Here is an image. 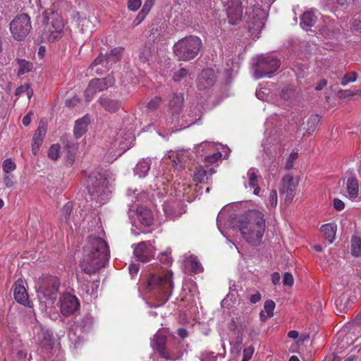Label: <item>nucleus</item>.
I'll use <instances>...</instances> for the list:
<instances>
[{
    "label": "nucleus",
    "instance_id": "nucleus-1",
    "mask_svg": "<svg viewBox=\"0 0 361 361\" xmlns=\"http://www.w3.org/2000/svg\"><path fill=\"white\" fill-rule=\"evenodd\" d=\"M264 214L258 210L249 211L245 215L232 218L231 224L238 228L243 238L250 244H259L265 229Z\"/></svg>",
    "mask_w": 361,
    "mask_h": 361
},
{
    "label": "nucleus",
    "instance_id": "nucleus-2",
    "mask_svg": "<svg viewBox=\"0 0 361 361\" xmlns=\"http://www.w3.org/2000/svg\"><path fill=\"white\" fill-rule=\"evenodd\" d=\"M109 253V247L105 240L98 237H90L84 247L80 261L82 271L88 275L97 272L105 266Z\"/></svg>",
    "mask_w": 361,
    "mask_h": 361
},
{
    "label": "nucleus",
    "instance_id": "nucleus-3",
    "mask_svg": "<svg viewBox=\"0 0 361 361\" xmlns=\"http://www.w3.org/2000/svg\"><path fill=\"white\" fill-rule=\"evenodd\" d=\"M147 286L156 290L157 306L163 305L169 300L172 293V274L170 271H164L161 274H151L147 279Z\"/></svg>",
    "mask_w": 361,
    "mask_h": 361
},
{
    "label": "nucleus",
    "instance_id": "nucleus-4",
    "mask_svg": "<svg viewBox=\"0 0 361 361\" xmlns=\"http://www.w3.org/2000/svg\"><path fill=\"white\" fill-rule=\"evenodd\" d=\"M86 185L88 192L98 203L104 204L109 200L111 190L109 180L105 173L92 172L88 176Z\"/></svg>",
    "mask_w": 361,
    "mask_h": 361
},
{
    "label": "nucleus",
    "instance_id": "nucleus-5",
    "mask_svg": "<svg viewBox=\"0 0 361 361\" xmlns=\"http://www.w3.org/2000/svg\"><path fill=\"white\" fill-rule=\"evenodd\" d=\"M202 42L199 37L190 35L183 37L173 45V52L178 60L190 61L195 59L200 52Z\"/></svg>",
    "mask_w": 361,
    "mask_h": 361
},
{
    "label": "nucleus",
    "instance_id": "nucleus-6",
    "mask_svg": "<svg viewBox=\"0 0 361 361\" xmlns=\"http://www.w3.org/2000/svg\"><path fill=\"white\" fill-rule=\"evenodd\" d=\"M123 48L116 47L105 55L99 54L92 64V68L99 75L107 72L114 64L121 60Z\"/></svg>",
    "mask_w": 361,
    "mask_h": 361
},
{
    "label": "nucleus",
    "instance_id": "nucleus-7",
    "mask_svg": "<svg viewBox=\"0 0 361 361\" xmlns=\"http://www.w3.org/2000/svg\"><path fill=\"white\" fill-rule=\"evenodd\" d=\"M32 29L30 16L26 13L17 16L10 23V30L12 36L17 40L25 39Z\"/></svg>",
    "mask_w": 361,
    "mask_h": 361
},
{
    "label": "nucleus",
    "instance_id": "nucleus-8",
    "mask_svg": "<svg viewBox=\"0 0 361 361\" xmlns=\"http://www.w3.org/2000/svg\"><path fill=\"white\" fill-rule=\"evenodd\" d=\"M63 27L61 18L58 14L52 13L51 17L47 19L42 37L48 42H54L61 37Z\"/></svg>",
    "mask_w": 361,
    "mask_h": 361
},
{
    "label": "nucleus",
    "instance_id": "nucleus-9",
    "mask_svg": "<svg viewBox=\"0 0 361 361\" xmlns=\"http://www.w3.org/2000/svg\"><path fill=\"white\" fill-rule=\"evenodd\" d=\"M280 65L281 61L276 57L273 56H261L258 59L254 75L257 79L269 76L277 71Z\"/></svg>",
    "mask_w": 361,
    "mask_h": 361
},
{
    "label": "nucleus",
    "instance_id": "nucleus-10",
    "mask_svg": "<svg viewBox=\"0 0 361 361\" xmlns=\"http://www.w3.org/2000/svg\"><path fill=\"white\" fill-rule=\"evenodd\" d=\"M59 285L60 283L57 277L44 276L37 282L38 292L44 298L53 301L57 297Z\"/></svg>",
    "mask_w": 361,
    "mask_h": 361
},
{
    "label": "nucleus",
    "instance_id": "nucleus-11",
    "mask_svg": "<svg viewBox=\"0 0 361 361\" xmlns=\"http://www.w3.org/2000/svg\"><path fill=\"white\" fill-rule=\"evenodd\" d=\"M132 247H133L134 255L140 262H147L154 257V248L150 240L133 245Z\"/></svg>",
    "mask_w": 361,
    "mask_h": 361
},
{
    "label": "nucleus",
    "instance_id": "nucleus-12",
    "mask_svg": "<svg viewBox=\"0 0 361 361\" xmlns=\"http://www.w3.org/2000/svg\"><path fill=\"white\" fill-rule=\"evenodd\" d=\"M80 303L78 298L69 293L64 294L60 300V310L61 314L68 317L73 314L79 308Z\"/></svg>",
    "mask_w": 361,
    "mask_h": 361
},
{
    "label": "nucleus",
    "instance_id": "nucleus-13",
    "mask_svg": "<svg viewBox=\"0 0 361 361\" xmlns=\"http://www.w3.org/2000/svg\"><path fill=\"white\" fill-rule=\"evenodd\" d=\"M227 16L229 23L236 25L242 19L243 8L240 0H231L227 8Z\"/></svg>",
    "mask_w": 361,
    "mask_h": 361
},
{
    "label": "nucleus",
    "instance_id": "nucleus-14",
    "mask_svg": "<svg viewBox=\"0 0 361 361\" xmlns=\"http://www.w3.org/2000/svg\"><path fill=\"white\" fill-rule=\"evenodd\" d=\"M35 336L34 341L42 347L45 348H50L54 345L52 341V336L48 329L43 327H35L34 329Z\"/></svg>",
    "mask_w": 361,
    "mask_h": 361
},
{
    "label": "nucleus",
    "instance_id": "nucleus-15",
    "mask_svg": "<svg viewBox=\"0 0 361 361\" xmlns=\"http://www.w3.org/2000/svg\"><path fill=\"white\" fill-rule=\"evenodd\" d=\"M298 183L293 180V177L288 174L282 179V188L280 190L281 193H286V202H291L295 195V190Z\"/></svg>",
    "mask_w": 361,
    "mask_h": 361
},
{
    "label": "nucleus",
    "instance_id": "nucleus-16",
    "mask_svg": "<svg viewBox=\"0 0 361 361\" xmlns=\"http://www.w3.org/2000/svg\"><path fill=\"white\" fill-rule=\"evenodd\" d=\"M78 279L81 283V288L85 292L87 296H90V299L97 298V288L99 284L98 280L85 283L87 279H85L83 274H78Z\"/></svg>",
    "mask_w": 361,
    "mask_h": 361
},
{
    "label": "nucleus",
    "instance_id": "nucleus-17",
    "mask_svg": "<svg viewBox=\"0 0 361 361\" xmlns=\"http://www.w3.org/2000/svg\"><path fill=\"white\" fill-rule=\"evenodd\" d=\"M246 15L249 18L250 23L253 26H256L257 28H260L263 26L262 18L264 17V11L259 6L247 8Z\"/></svg>",
    "mask_w": 361,
    "mask_h": 361
},
{
    "label": "nucleus",
    "instance_id": "nucleus-18",
    "mask_svg": "<svg viewBox=\"0 0 361 361\" xmlns=\"http://www.w3.org/2000/svg\"><path fill=\"white\" fill-rule=\"evenodd\" d=\"M214 172L215 171L212 167L200 166L194 172L193 180L197 183L207 184Z\"/></svg>",
    "mask_w": 361,
    "mask_h": 361
},
{
    "label": "nucleus",
    "instance_id": "nucleus-19",
    "mask_svg": "<svg viewBox=\"0 0 361 361\" xmlns=\"http://www.w3.org/2000/svg\"><path fill=\"white\" fill-rule=\"evenodd\" d=\"M215 74L213 70L207 68L204 70L198 78L197 85L200 89L204 90L212 87L215 82Z\"/></svg>",
    "mask_w": 361,
    "mask_h": 361
},
{
    "label": "nucleus",
    "instance_id": "nucleus-20",
    "mask_svg": "<svg viewBox=\"0 0 361 361\" xmlns=\"http://www.w3.org/2000/svg\"><path fill=\"white\" fill-rule=\"evenodd\" d=\"M166 338L164 336L157 334L154 335L151 345L154 350H157L161 357L171 360L172 357L165 351Z\"/></svg>",
    "mask_w": 361,
    "mask_h": 361
},
{
    "label": "nucleus",
    "instance_id": "nucleus-21",
    "mask_svg": "<svg viewBox=\"0 0 361 361\" xmlns=\"http://www.w3.org/2000/svg\"><path fill=\"white\" fill-rule=\"evenodd\" d=\"M98 102L105 111L110 113L116 112L121 106V102L119 100L106 96L100 97Z\"/></svg>",
    "mask_w": 361,
    "mask_h": 361
},
{
    "label": "nucleus",
    "instance_id": "nucleus-22",
    "mask_svg": "<svg viewBox=\"0 0 361 361\" xmlns=\"http://www.w3.org/2000/svg\"><path fill=\"white\" fill-rule=\"evenodd\" d=\"M46 133L47 127L45 124L40 123L32 138V150L34 154L37 153L40 145H42Z\"/></svg>",
    "mask_w": 361,
    "mask_h": 361
},
{
    "label": "nucleus",
    "instance_id": "nucleus-23",
    "mask_svg": "<svg viewBox=\"0 0 361 361\" xmlns=\"http://www.w3.org/2000/svg\"><path fill=\"white\" fill-rule=\"evenodd\" d=\"M90 121V118L87 115L75 121L73 133L76 139L81 137L85 134L87 131V127Z\"/></svg>",
    "mask_w": 361,
    "mask_h": 361
},
{
    "label": "nucleus",
    "instance_id": "nucleus-24",
    "mask_svg": "<svg viewBox=\"0 0 361 361\" xmlns=\"http://www.w3.org/2000/svg\"><path fill=\"white\" fill-rule=\"evenodd\" d=\"M137 219L140 224L149 226L153 223V216L151 211L145 207H140L137 209Z\"/></svg>",
    "mask_w": 361,
    "mask_h": 361
},
{
    "label": "nucleus",
    "instance_id": "nucleus-25",
    "mask_svg": "<svg viewBox=\"0 0 361 361\" xmlns=\"http://www.w3.org/2000/svg\"><path fill=\"white\" fill-rule=\"evenodd\" d=\"M14 298L20 304L28 306L30 304L28 295L25 287L20 284H16L14 289Z\"/></svg>",
    "mask_w": 361,
    "mask_h": 361
},
{
    "label": "nucleus",
    "instance_id": "nucleus-26",
    "mask_svg": "<svg viewBox=\"0 0 361 361\" xmlns=\"http://www.w3.org/2000/svg\"><path fill=\"white\" fill-rule=\"evenodd\" d=\"M151 159L149 158L142 159L140 160L134 169V173L140 178L145 177L150 169Z\"/></svg>",
    "mask_w": 361,
    "mask_h": 361
},
{
    "label": "nucleus",
    "instance_id": "nucleus-27",
    "mask_svg": "<svg viewBox=\"0 0 361 361\" xmlns=\"http://www.w3.org/2000/svg\"><path fill=\"white\" fill-rule=\"evenodd\" d=\"M91 81L92 82V85H94L99 92L108 89L115 82L114 78L111 75H109L106 78L93 79L91 80Z\"/></svg>",
    "mask_w": 361,
    "mask_h": 361
},
{
    "label": "nucleus",
    "instance_id": "nucleus-28",
    "mask_svg": "<svg viewBox=\"0 0 361 361\" xmlns=\"http://www.w3.org/2000/svg\"><path fill=\"white\" fill-rule=\"evenodd\" d=\"M346 189L350 199H355L359 194V185L355 177H350L347 180Z\"/></svg>",
    "mask_w": 361,
    "mask_h": 361
},
{
    "label": "nucleus",
    "instance_id": "nucleus-29",
    "mask_svg": "<svg viewBox=\"0 0 361 361\" xmlns=\"http://www.w3.org/2000/svg\"><path fill=\"white\" fill-rule=\"evenodd\" d=\"M185 266L186 269L194 274H199L203 271V267L198 262L197 257L194 255L190 256L186 260Z\"/></svg>",
    "mask_w": 361,
    "mask_h": 361
},
{
    "label": "nucleus",
    "instance_id": "nucleus-30",
    "mask_svg": "<svg viewBox=\"0 0 361 361\" xmlns=\"http://www.w3.org/2000/svg\"><path fill=\"white\" fill-rule=\"evenodd\" d=\"M336 228V225L332 223L324 224L321 228L329 243H332L335 239Z\"/></svg>",
    "mask_w": 361,
    "mask_h": 361
},
{
    "label": "nucleus",
    "instance_id": "nucleus-31",
    "mask_svg": "<svg viewBox=\"0 0 361 361\" xmlns=\"http://www.w3.org/2000/svg\"><path fill=\"white\" fill-rule=\"evenodd\" d=\"M317 21V16L312 11H307L301 16L300 25L302 28L312 27Z\"/></svg>",
    "mask_w": 361,
    "mask_h": 361
},
{
    "label": "nucleus",
    "instance_id": "nucleus-32",
    "mask_svg": "<svg viewBox=\"0 0 361 361\" xmlns=\"http://www.w3.org/2000/svg\"><path fill=\"white\" fill-rule=\"evenodd\" d=\"M275 308V302L271 300L265 301L264 305V311L260 312V318L262 321H265L267 317H272L274 315V310Z\"/></svg>",
    "mask_w": 361,
    "mask_h": 361
},
{
    "label": "nucleus",
    "instance_id": "nucleus-33",
    "mask_svg": "<svg viewBox=\"0 0 361 361\" xmlns=\"http://www.w3.org/2000/svg\"><path fill=\"white\" fill-rule=\"evenodd\" d=\"M352 301L349 298V295L347 293H343L338 298L335 300V305L338 308L341 310L345 311L350 307Z\"/></svg>",
    "mask_w": 361,
    "mask_h": 361
},
{
    "label": "nucleus",
    "instance_id": "nucleus-34",
    "mask_svg": "<svg viewBox=\"0 0 361 361\" xmlns=\"http://www.w3.org/2000/svg\"><path fill=\"white\" fill-rule=\"evenodd\" d=\"M183 97L181 94H173L170 99L169 105L175 113H178L182 106Z\"/></svg>",
    "mask_w": 361,
    "mask_h": 361
},
{
    "label": "nucleus",
    "instance_id": "nucleus-35",
    "mask_svg": "<svg viewBox=\"0 0 361 361\" xmlns=\"http://www.w3.org/2000/svg\"><path fill=\"white\" fill-rule=\"evenodd\" d=\"M16 61H17V63L19 66V68L18 71V75H24L32 70L33 65L31 62L27 61L25 59H18Z\"/></svg>",
    "mask_w": 361,
    "mask_h": 361
},
{
    "label": "nucleus",
    "instance_id": "nucleus-36",
    "mask_svg": "<svg viewBox=\"0 0 361 361\" xmlns=\"http://www.w3.org/2000/svg\"><path fill=\"white\" fill-rule=\"evenodd\" d=\"M351 253L355 257H361V238L358 236L352 237Z\"/></svg>",
    "mask_w": 361,
    "mask_h": 361
},
{
    "label": "nucleus",
    "instance_id": "nucleus-37",
    "mask_svg": "<svg viewBox=\"0 0 361 361\" xmlns=\"http://www.w3.org/2000/svg\"><path fill=\"white\" fill-rule=\"evenodd\" d=\"M190 78V73L185 68H181L175 71L173 75V80L175 82L186 81L188 78Z\"/></svg>",
    "mask_w": 361,
    "mask_h": 361
},
{
    "label": "nucleus",
    "instance_id": "nucleus-38",
    "mask_svg": "<svg viewBox=\"0 0 361 361\" xmlns=\"http://www.w3.org/2000/svg\"><path fill=\"white\" fill-rule=\"evenodd\" d=\"M25 93L28 99H30L33 94V90L30 87V85L26 83L19 86L16 90V96H21L23 94Z\"/></svg>",
    "mask_w": 361,
    "mask_h": 361
},
{
    "label": "nucleus",
    "instance_id": "nucleus-39",
    "mask_svg": "<svg viewBox=\"0 0 361 361\" xmlns=\"http://www.w3.org/2000/svg\"><path fill=\"white\" fill-rule=\"evenodd\" d=\"M99 92V90H97L94 85H92V82L90 80L87 87L85 91V97L87 102H90L94 97V95Z\"/></svg>",
    "mask_w": 361,
    "mask_h": 361
},
{
    "label": "nucleus",
    "instance_id": "nucleus-40",
    "mask_svg": "<svg viewBox=\"0 0 361 361\" xmlns=\"http://www.w3.org/2000/svg\"><path fill=\"white\" fill-rule=\"evenodd\" d=\"M257 173H258V171H256L255 169H250L247 171V177L249 179V185L251 188H255V186L257 185L258 178H259Z\"/></svg>",
    "mask_w": 361,
    "mask_h": 361
},
{
    "label": "nucleus",
    "instance_id": "nucleus-41",
    "mask_svg": "<svg viewBox=\"0 0 361 361\" xmlns=\"http://www.w3.org/2000/svg\"><path fill=\"white\" fill-rule=\"evenodd\" d=\"M16 164L11 159H5L2 164V169L4 173H11L16 170Z\"/></svg>",
    "mask_w": 361,
    "mask_h": 361
},
{
    "label": "nucleus",
    "instance_id": "nucleus-42",
    "mask_svg": "<svg viewBox=\"0 0 361 361\" xmlns=\"http://www.w3.org/2000/svg\"><path fill=\"white\" fill-rule=\"evenodd\" d=\"M123 134L124 133L123 130H121L119 133H117L116 138L114 142V147H116L118 145L121 149H125V146H123L125 145L124 140H130L131 137L130 136V135H128L127 137H123Z\"/></svg>",
    "mask_w": 361,
    "mask_h": 361
},
{
    "label": "nucleus",
    "instance_id": "nucleus-43",
    "mask_svg": "<svg viewBox=\"0 0 361 361\" xmlns=\"http://www.w3.org/2000/svg\"><path fill=\"white\" fill-rule=\"evenodd\" d=\"M320 121V117L319 116V115L317 114H315V115H312L310 118L308 119V121H307V130L309 132H313L317 126L318 125V123H319Z\"/></svg>",
    "mask_w": 361,
    "mask_h": 361
},
{
    "label": "nucleus",
    "instance_id": "nucleus-44",
    "mask_svg": "<svg viewBox=\"0 0 361 361\" xmlns=\"http://www.w3.org/2000/svg\"><path fill=\"white\" fill-rule=\"evenodd\" d=\"M242 344H243V336H242V335H238L235 343H231V345H232V347L231 348V353H235V354L238 355L241 350Z\"/></svg>",
    "mask_w": 361,
    "mask_h": 361
},
{
    "label": "nucleus",
    "instance_id": "nucleus-45",
    "mask_svg": "<svg viewBox=\"0 0 361 361\" xmlns=\"http://www.w3.org/2000/svg\"><path fill=\"white\" fill-rule=\"evenodd\" d=\"M169 157L172 159L175 169L180 170L184 167V160L183 157H180L178 154H173V155Z\"/></svg>",
    "mask_w": 361,
    "mask_h": 361
},
{
    "label": "nucleus",
    "instance_id": "nucleus-46",
    "mask_svg": "<svg viewBox=\"0 0 361 361\" xmlns=\"http://www.w3.org/2000/svg\"><path fill=\"white\" fill-rule=\"evenodd\" d=\"M357 78V75L355 72H352L350 73L345 74L341 79V84L343 86L347 85L349 82H353L356 81Z\"/></svg>",
    "mask_w": 361,
    "mask_h": 361
},
{
    "label": "nucleus",
    "instance_id": "nucleus-47",
    "mask_svg": "<svg viewBox=\"0 0 361 361\" xmlns=\"http://www.w3.org/2000/svg\"><path fill=\"white\" fill-rule=\"evenodd\" d=\"M59 149H60L59 145H58V144L52 145L48 151L49 157L53 160L57 159L59 157Z\"/></svg>",
    "mask_w": 361,
    "mask_h": 361
},
{
    "label": "nucleus",
    "instance_id": "nucleus-48",
    "mask_svg": "<svg viewBox=\"0 0 361 361\" xmlns=\"http://www.w3.org/2000/svg\"><path fill=\"white\" fill-rule=\"evenodd\" d=\"M73 204L71 202H67L62 209V216L66 221L70 219Z\"/></svg>",
    "mask_w": 361,
    "mask_h": 361
},
{
    "label": "nucleus",
    "instance_id": "nucleus-49",
    "mask_svg": "<svg viewBox=\"0 0 361 361\" xmlns=\"http://www.w3.org/2000/svg\"><path fill=\"white\" fill-rule=\"evenodd\" d=\"M278 203L277 192L275 190H272L269 195V207L275 208Z\"/></svg>",
    "mask_w": 361,
    "mask_h": 361
},
{
    "label": "nucleus",
    "instance_id": "nucleus-50",
    "mask_svg": "<svg viewBox=\"0 0 361 361\" xmlns=\"http://www.w3.org/2000/svg\"><path fill=\"white\" fill-rule=\"evenodd\" d=\"M254 352L255 348L252 345L245 348L243 352V358L242 361H250L253 355Z\"/></svg>",
    "mask_w": 361,
    "mask_h": 361
},
{
    "label": "nucleus",
    "instance_id": "nucleus-51",
    "mask_svg": "<svg viewBox=\"0 0 361 361\" xmlns=\"http://www.w3.org/2000/svg\"><path fill=\"white\" fill-rule=\"evenodd\" d=\"M14 176L11 173H4L3 181L6 188H11L14 185Z\"/></svg>",
    "mask_w": 361,
    "mask_h": 361
},
{
    "label": "nucleus",
    "instance_id": "nucleus-52",
    "mask_svg": "<svg viewBox=\"0 0 361 361\" xmlns=\"http://www.w3.org/2000/svg\"><path fill=\"white\" fill-rule=\"evenodd\" d=\"M160 103H161V98L155 97L149 102V103L147 104V108L152 111L156 110L159 107Z\"/></svg>",
    "mask_w": 361,
    "mask_h": 361
},
{
    "label": "nucleus",
    "instance_id": "nucleus-53",
    "mask_svg": "<svg viewBox=\"0 0 361 361\" xmlns=\"http://www.w3.org/2000/svg\"><path fill=\"white\" fill-rule=\"evenodd\" d=\"M141 0H128V7L131 11H137L141 6Z\"/></svg>",
    "mask_w": 361,
    "mask_h": 361
},
{
    "label": "nucleus",
    "instance_id": "nucleus-54",
    "mask_svg": "<svg viewBox=\"0 0 361 361\" xmlns=\"http://www.w3.org/2000/svg\"><path fill=\"white\" fill-rule=\"evenodd\" d=\"M221 157L220 152L214 153L212 155L205 157V161L209 164H214Z\"/></svg>",
    "mask_w": 361,
    "mask_h": 361
},
{
    "label": "nucleus",
    "instance_id": "nucleus-55",
    "mask_svg": "<svg viewBox=\"0 0 361 361\" xmlns=\"http://www.w3.org/2000/svg\"><path fill=\"white\" fill-rule=\"evenodd\" d=\"M294 282L292 274L288 272H286L283 275V283L284 286H291Z\"/></svg>",
    "mask_w": 361,
    "mask_h": 361
},
{
    "label": "nucleus",
    "instance_id": "nucleus-56",
    "mask_svg": "<svg viewBox=\"0 0 361 361\" xmlns=\"http://www.w3.org/2000/svg\"><path fill=\"white\" fill-rule=\"evenodd\" d=\"M298 153L292 152L290 154L289 157L287 161V164L286 165V169L289 170L293 167V161L298 158Z\"/></svg>",
    "mask_w": 361,
    "mask_h": 361
},
{
    "label": "nucleus",
    "instance_id": "nucleus-57",
    "mask_svg": "<svg viewBox=\"0 0 361 361\" xmlns=\"http://www.w3.org/2000/svg\"><path fill=\"white\" fill-rule=\"evenodd\" d=\"M163 209L168 218L173 219L175 217L173 212V207L171 205L165 204Z\"/></svg>",
    "mask_w": 361,
    "mask_h": 361
},
{
    "label": "nucleus",
    "instance_id": "nucleus-58",
    "mask_svg": "<svg viewBox=\"0 0 361 361\" xmlns=\"http://www.w3.org/2000/svg\"><path fill=\"white\" fill-rule=\"evenodd\" d=\"M334 207L336 209L338 210V211H341L344 209L345 207V204L344 202L341 200L340 199H338V198H335L334 200Z\"/></svg>",
    "mask_w": 361,
    "mask_h": 361
},
{
    "label": "nucleus",
    "instance_id": "nucleus-59",
    "mask_svg": "<svg viewBox=\"0 0 361 361\" xmlns=\"http://www.w3.org/2000/svg\"><path fill=\"white\" fill-rule=\"evenodd\" d=\"M249 300L252 304L257 303L261 300V294L259 291H255L254 293L250 295Z\"/></svg>",
    "mask_w": 361,
    "mask_h": 361
},
{
    "label": "nucleus",
    "instance_id": "nucleus-60",
    "mask_svg": "<svg viewBox=\"0 0 361 361\" xmlns=\"http://www.w3.org/2000/svg\"><path fill=\"white\" fill-rule=\"evenodd\" d=\"M33 116V113L32 111L28 112L23 118L22 123L25 126H27L30 125L32 118Z\"/></svg>",
    "mask_w": 361,
    "mask_h": 361
},
{
    "label": "nucleus",
    "instance_id": "nucleus-61",
    "mask_svg": "<svg viewBox=\"0 0 361 361\" xmlns=\"http://www.w3.org/2000/svg\"><path fill=\"white\" fill-rule=\"evenodd\" d=\"M218 356H221V355L220 353L214 355V353H206L204 355L203 360H215ZM222 357H224V355H222Z\"/></svg>",
    "mask_w": 361,
    "mask_h": 361
},
{
    "label": "nucleus",
    "instance_id": "nucleus-62",
    "mask_svg": "<svg viewBox=\"0 0 361 361\" xmlns=\"http://www.w3.org/2000/svg\"><path fill=\"white\" fill-rule=\"evenodd\" d=\"M147 3H146L144 6H143V8L142 10V11L138 14L137 17L136 18V19L134 20V24L135 25H137L140 23V22L142 21V20L144 18V16L142 15V13L144 12V11L145 10V8H147Z\"/></svg>",
    "mask_w": 361,
    "mask_h": 361
},
{
    "label": "nucleus",
    "instance_id": "nucleus-63",
    "mask_svg": "<svg viewBox=\"0 0 361 361\" xmlns=\"http://www.w3.org/2000/svg\"><path fill=\"white\" fill-rule=\"evenodd\" d=\"M327 85V80L326 79L321 80L317 85L315 90L317 91L322 90Z\"/></svg>",
    "mask_w": 361,
    "mask_h": 361
},
{
    "label": "nucleus",
    "instance_id": "nucleus-64",
    "mask_svg": "<svg viewBox=\"0 0 361 361\" xmlns=\"http://www.w3.org/2000/svg\"><path fill=\"white\" fill-rule=\"evenodd\" d=\"M139 267L137 264H131L129 266V272L132 276H134L138 272Z\"/></svg>",
    "mask_w": 361,
    "mask_h": 361
}]
</instances>
